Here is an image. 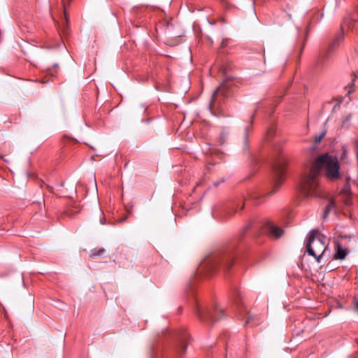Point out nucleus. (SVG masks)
<instances>
[{
    "label": "nucleus",
    "mask_w": 358,
    "mask_h": 358,
    "mask_svg": "<svg viewBox=\"0 0 358 358\" xmlns=\"http://www.w3.org/2000/svg\"><path fill=\"white\" fill-rule=\"evenodd\" d=\"M41 82V83H45V80H42Z\"/></svg>",
    "instance_id": "cd10ccee"
},
{
    "label": "nucleus",
    "mask_w": 358,
    "mask_h": 358,
    "mask_svg": "<svg viewBox=\"0 0 358 358\" xmlns=\"http://www.w3.org/2000/svg\"><path fill=\"white\" fill-rule=\"evenodd\" d=\"M273 132H274L273 129H269V130L268 131V133H267V135H268V137H267V138H270L272 136V135H273Z\"/></svg>",
    "instance_id": "5701e85b"
},
{
    "label": "nucleus",
    "mask_w": 358,
    "mask_h": 358,
    "mask_svg": "<svg viewBox=\"0 0 358 358\" xmlns=\"http://www.w3.org/2000/svg\"><path fill=\"white\" fill-rule=\"evenodd\" d=\"M248 128H246V132H245V138H248Z\"/></svg>",
    "instance_id": "b1692460"
},
{
    "label": "nucleus",
    "mask_w": 358,
    "mask_h": 358,
    "mask_svg": "<svg viewBox=\"0 0 358 358\" xmlns=\"http://www.w3.org/2000/svg\"><path fill=\"white\" fill-rule=\"evenodd\" d=\"M350 119H351V115H348L345 118H344L343 120H342V124H341V127L342 128H348L349 127V122L350 121Z\"/></svg>",
    "instance_id": "dca6fc26"
},
{
    "label": "nucleus",
    "mask_w": 358,
    "mask_h": 358,
    "mask_svg": "<svg viewBox=\"0 0 358 358\" xmlns=\"http://www.w3.org/2000/svg\"><path fill=\"white\" fill-rule=\"evenodd\" d=\"M308 239L306 252L309 255L314 257L317 263H320L328 249V240L327 237L320 234L317 230L310 232L308 235Z\"/></svg>",
    "instance_id": "7ed1b4c3"
},
{
    "label": "nucleus",
    "mask_w": 358,
    "mask_h": 358,
    "mask_svg": "<svg viewBox=\"0 0 358 358\" xmlns=\"http://www.w3.org/2000/svg\"><path fill=\"white\" fill-rule=\"evenodd\" d=\"M188 334L185 331V329L179 331L177 334V337L178 338V345L177 347L178 353L182 356L186 351L187 345V338Z\"/></svg>",
    "instance_id": "1a4fd4ad"
},
{
    "label": "nucleus",
    "mask_w": 358,
    "mask_h": 358,
    "mask_svg": "<svg viewBox=\"0 0 358 358\" xmlns=\"http://www.w3.org/2000/svg\"><path fill=\"white\" fill-rule=\"evenodd\" d=\"M226 136H227V134H225L224 132L222 133L221 136H220V144H224V138Z\"/></svg>",
    "instance_id": "aec40b11"
},
{
    "label": "nucleus",
    "mask_w": 358,
    "mask_h": 358,
    "mask_svg": "<svg viewBox=\"0 0 358 358\" xmlns=\"http://www.w3.org/2000/svg\"><path fill=\"white\" fill-rule=\"evenodd\" d=\"M194 311L198 319L205 324L213 323L224 316L223 308H220L217 304L208 308L203 307L196 303Z\"/></svg>",
    "instance_id": "20e7f679"
},
{
    "label": "nucleus",
    "mask_w": 358,
    "mask_h": 358,
    "mask_svg": "<svg viewBox=\"0 0 358 358\" xmlns=\"http://www.w3.org/2000/svg\"><path fill=\"white\" fill-rule=\"evenodd\" d=\"M324 135H325V134L322 133L320 135H319L318 136H316L315 139V143H320L321 141V140L324 138Z\"/></svg>",
    "instance_id": "a211bd4d"
},
{
    "label": "nucleus",
    "mask_w": 358,
    "mask_h": 358,
    "mask_svg": "<svg viewBox=\"0 0 358 358\" xmlns=\"http://www.w3.org/2000/svg\"><path fill=\"white\" fill-rule=\"evenodd\" d=\"M240 206V209H243L244 206V201L241 199L239 201L233 204V206L227 212V216H231L233 215L236 212L238 211V207Z\"/></svg>",
    "instance_id": "f8f14e48"
},
{
    "label": "nucleus",
    "mask_w": 358,
    "mask_h": 358,
    "mask_svg": "<svg viewBox=\"0 0 358 358\" xmlns=\"http://www.w3.org/2000/svg\"><path fill=\"white\" fill-rule=\"evenodd\" d=\"M353 23L354 21L350 18H346L343 20L341 25V31L335 36L334 41L329 44L327 50L326 55L322 56V59H324L327 55L334 52L338 49L341 43L344 40V28L345 27L350 28Z\"/></svg>",
    "instance_id": "423d86ee"
},
{
    "label": "nucleus",
    "mask_w": 358,
    "mask_h": 358,
    "mask_svg": "<svg viewBox=\"0 0 358 358\" xmlns=\"http://www.w3.org/2000/svg\"><path fill=\"white\" fill-rule=\"evenodd\" d=\"M334 208H335V203L333 200H331L324 210V213H323L324 219L327 218L329 216L330 212L333 209H334Z\"/></svg>",
    "instance_id": "ddd939ff"
},
{
    "label": "nucleus",
    "mask_w": 358,
    "mask_h": 358,
    "mask_svg": "<svg viewBox=\"0 0 358 358\" xmlns=\"http://www.w3.org/2000/svg\"><path fill=\"white\" fill-rule=\"evenodd\" d=\"M276 151H277V152H280V148H276Z\"/></svg>",
    "instance_id": "bb28decb"
},
{
    "label": "nucleus",
    "mask_w": 358,
    "mask_h": 358,
    "mask_svg": "<svg viewBox=\"0 0 358 358\" xmlns=\"http://www.w3.org/2000/svg\"><path fill=\"white\" fill-rule=\"evenodd\" d=\"M80 211V209L78 208V206L77 204L75 205V206L73 207L72 209H68L65 214L69 217H73L75 215H76Z\"/></svg>",
    "instance_id": "4468645a"
},
{
    "label": "nucleus",
    "mask_w": 358,
    "mask_h": 358,
    "mask_svg": "<svg viewBox=\"0 0 358 358\" xmlns=\"http://www.w3.org/2000/svg\"><path fill=\"white\" fill-rule=\"evenodd\" d=\"M340 238L342 241H345L348 239V242H342V241H336V252L334 255V259L343 260L344 259L352 245H350V242L352 239H355L354 236H341Z\"/></svg>",
    "instance_id": "6e6552de"
},
{
    "label": "nucleus",
    "mask_w": 358,
    "mask_h": 358,
    "mask_svg": "<svg viewBox=\"0 0 358 358\" xmlns=\"http://www.w3.org/2000/svg\"><path fill=\"white\" fill-rule=\"evenodd\" d=\"M232 300L234 303L237 306V308L240 310V311L243 309L244 310L243 306H242L241 301V295L240 291L238 289H235L233 293Z\"/></svg>",
    "instance_id": "9b49d317"
},
{
    "label": "nucleus",
    "mask_w": 358,
    "mask_h": 358,
    "mask_svg": "<svg viewBox=\"0 0 358 358\" xmlns=\"http://www.w3.org/2000/svg\"><path fill=\"white\" fill-rule=\"evenodd\" d=\"M321 171L331 180L341 177L340 165L336 157L328 153L318 156L314 161L309 173L301 181L302 191L306 196H319L320 195L318 176Z\"/></svg>",
    "instance_id": "f257e3e1"
},
{
    "label": "nucleus",
    "mask_w": 358,
    "mask_h": 358,
    "mask_svg": "<svg viewBox=\"0 0 358 358\" xmlns=\"http://www.w3.org/2000/svg\"><path fill=\"white\" fill-rule=\"evenodd\" d=\"M287 165V159L283 155H278L273 163V187L268 192L266 196H271L278 191L285 180V169Z\"/></svg>",
    "instance_id": "39448f33"
},
{
    "label": "nucleus",
    "mask_w": 358,
    "mask_h": 358,
    "mask_svg": "<svg viewBox=\"0 0 358 358\" xmlns=\"http://www.w3.org/2000/svg\"><path fill=\"white\" fill-rule=\"evenodd\" d=\"M255 114L254 113V114L251 116V119H252V120H253V118L255 117Z\"/></svg>",
    "instance_id": "a878e982"
},
{
    "label": "nucleus",
    "mask_w": 358,
    "mask_h": 358,
    "mask_svg": "<svg viewBox=\"0 0 358 358\" xmlns=\"http://www.w3.org/2000/svg\"><path fill=\"white\" fill-rule=\"evenodd\" d=\"M252 320H253V317L251 316V315H248V317L246 318V321L245 322V325L248 324Z\"/></svg>",
    "instance_id": "4be33fe9"
},
{
    "label": "nucleus",
    "mask_w": 358,
    "mask_h": 358,
    "mask_svg": "<svg viewBox=\"0 0 358 358\" xmlns=\"http://www.w3.org/2000/svg\"><path fill=\"white\" fill-rule=\"evenodd\" d=\"M101 217L100 219V222L101 224H104L106 223V217L103 213H101Z\"/></svg>",
    "instance_id": "412c9836"
},
{
    "label": "nucleus",
    "mask_w": 358,
    "mask_h": 358,
    "mask_svg": "<svg viewBox=\"0 0 358 358\" xmlns=\"http://www.w3.org/2000/svg\"><path fill=\"white\" fill-rule=\"evenodd\" d=\"M229 95V87L226 83L220 84L214 91L209 103V109L213 113L220 105L225 97Z\"/></svg>",
    "instance_id": "0eeeda50"
},
{
    "label": "nucleus",
    "mask_w": 358,
    "mask_h": 358,
    "mask_svg": "<svg viewBox=\"0 0 358 358\" xmlns=\"http://www.w3.org/2000/svg\"><path fill=\"white\" fill-rule=\"evenodd\" d=\"M104 252V249L99 248V249H94L92 250L90 254V257L94 258L99 256H101Z\"/></svg>",
    "instance_id": "2eb2a0df"
},
{
    "label": "nucleus",
    "mask_w": 358,
    "mask_h": 358,
    "mask_svg": "<svg viewBox=\"0 0 358 358\" xmlns=\"http://www.w3.org/2000/svg\"><path fill=\"white\" fill-rule=\"evenodd\" d=\"M126 219H127V216H125L122 219H121L120 222H124V220H126Z\"/></svg>",
    "instance_id": "393cba45"
},
{
    "label": "nucleus",
    "mask_w": 358,
    "mask_h": 358,
    "mask_svg": "<svg viewBox=\"0 0 358 358\" xmlns=\"http://www.w3.org/2000/svg\"><path fill=\"white\" fill-rule=\"evenodd\" d=\"M234 249L235 245H229L210 254L202 263V269L208 275L221 271L226 273L234 264Z\"/></svg>",
    "instance_id": "f03ea898"
},
{
    "label": "nucleus",
    "mask_w": 358,
    "mask_h": 358,
    "mask_svg": "<svg viewBox=\"0 0 358 358\" xmlns=\"http://www.w3.org/2000/svg\"><path fill=\"white\" fill-rule=\"evenodd\" d=\"M267 230L268 235L275 238H280L283 234V230L281 228L272 223L267 224Z\"/></svg>",
    "instance_id": "9d476101"
},
{
    "label": "nucleus",
    "mask_w": 358,
    "mask_h": 358,
    "mask_svg": "<svg viewBox=\"0 0 358 358\" xmlns=\"http://www.w3.org/2000/svg\"><path fill=\"white\" fill-rule=\"evenodd\" d=\"M354 308L357 313H358V299H354Z\"/></svg>",
    "instance_id": "6ab92c4d"
},
{
    "label": "nucleus",
    "mask_w": 358,
    "mask_h": 358,
    "mask_svg": "<svg viewBox=\"0 0 358 358\" xmlns=\"http://www.w3.org/2000/svg\"><path fill=\"white\" fill-rule=\"evenodd\" d=\"M347 158H348V150L345 148L343 147L342 148V153L341 155V159L345 160Z\"/></svg>",
    "instance_id": "f3484780"
}]
</instances>
